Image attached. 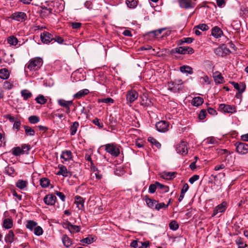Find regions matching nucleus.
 <instances>
[{"instance_id":"nucleus-45","label":"nucleus","mask_w":248,"mask_h":248,"mask_svg":"<svg viewBox=\"0 0 248 248\" xmlns=\"http://www.w3.org/2000/svg\"><path fill=\"white\" fill-rule=\"evenodd\" d=\"M169 227L170 229L176 231L178 229L179 225L176 221L172 220L170 223Z\"/></svg>"},{"instance_id":"nucleus-34","label":"nucleus","mask_w":248,"mask_h":248,"mask_svg":"<svg viewBox=\"0 0 248 248\" xmlns=\"http://www.w3.org/2000/svg\"><path fill=\"white\" fill-rule=\"evenodd\" d=\"M180 70L183 73L192 74L193 73L192 68L189 66H182L180 67Z\"/></svg>"},{"instance_id":"nucleus-9","label":"nucleus","mask_w":248,"mask_h":248,"mask_svg":"<svg viewBox=\"0 0 248 248\" xmlns=\"http://www.w3.org/2000/svg\"><path fill=\"white\" fill-rule=\"evenodd\" d=\"M236 151L240 154L245 155L248 153V145L245 143L239 142L236 144Z\"/></svg>"},{"instance_id":"nucleus-53","label":"nucleus","mask_w":248,"mask_h":248,"mask_svg":"<svg viewBox=\"0 0 248 248\" xmlns=\"http://www.w3.org/2000/svg\"><path fill=\"white\" fill-rule=\"evenodd\" d=\"M93 123L97 126L99 128L103 127V124L100 122V120L98 118H95L93 120Z\"/></svg>"},{"instance_id":"nucleus-23","label":"nucleus","mask_w":248,"mask_h":248,"mask_svg":"<svg viewBox=\"0 0 248 248\" xmlns=\"http://www.w3.org/2000/svg\"><path fill=\"white\" fill-rule=\"evenodd\" d=\"M13 226V221L12 218H6L3 220L2 227L5 229H10Z\"/></svg>"},{"instance_id":"nucleus-63","label":"nucleus","mask_w":248,"mask_h":248,"mask_svg":"<svg viewBox=\"0 0 248 248\" xmlns=\"http://www.w3.org/2000/svg\"><path fill=\"white\" fill-rule=\"evenodd\" d=\"M30 146L29 145H23L22 146L21 150H23V154H27L28 152L30 150Z\"/></svg>"},{"instance_id":"nucleus-36","label":"nucleus","mask_w":248,"mask_h":248,"mask_svg":"<svg viewBox=\"0 0 248 248\" xmlns=\"http://www.w3.org/2000/svg\"><path fill=\"white\" fill-rule=\"evenodd\" d=\"M50 181L46 178H42L40 180V185L42 187L46 188L48 186Z\"/></svg>"},{"instance_id":"nucleus-37","label":"nucleus","mask_w":248,"mask_h":248,"mask_svg":"<svg viewBox=\"0 0 248 248\" xmlns=\"http://www.w3.org/2000/svg\"><path fill=\"white\" fill-rule=\"evenodd\" d=\"M17 39L14 36H10L7 38V42L12 46H16L18 43Z\"/></svg>"},{"instance_id":"nucleus-26","label":"nucleus","mask_w":248,"mask_h":248,"mask_svg":"<svg viewBox=\"0 0 248 248\" xmlns=\"http://www.w3.org/2000/svg\"><path fill=\"white\" fill-rule=\"evenodd\" d=\"M67 228L71 233L78 232L80 231L79 226L72 225L69 222L67 224Z\"/></svg>"},{"instance_id":"nucleus-3","label":"nucleus","mask_w":248,"mask_h":248,"mask_svg":"<svg viewBox=\"0 0 248 248\" xmlns=\"http://www.w3.org/2000/svg\"><path fill=\"white\" fill-rule=\"evenodd\" d=\"M183 82L181 80L171 81L167 84L168 89L173 93H177L183 89Z\"/></svg>"},{"instance_id":"nucleus-28","label":"nucleus","mask_w":248,"mask_h":248,"mask_svg":"<svg viewBox=\"0 0 248 248\" xmlns=\"http://www.w3.org/2000/svg\"><path fill=\"white\" fill-rule=\"evenodd\" d=\"M145 201L148 207L152 208H155V206L157 203V201L149 198L147 196H145Z\"/></svg>"},{"instance_id":"nucleus-48","label":"nucleus","mask_w":248,"mask_h":248,"mask_svg":"<svg viewBox=\"0 0 248 248\" xmlns=\"http://www.w3.org/2000/svg\"><path fill=\"white\" fill-rule=\"evenodd\" d=\"M166 30L165 28H162L158 29L157 30L151 32V33L155 37H159V35H160L163 31H165Z\"/></svg>"},{"instance_id":"nucleus-57","label":"nucleus","mask_w":248,"mask_h":248,"mask_svg":"<svg viewBox=\"0 0 248 248\" xmlns=\"http://www.w3.org/2000/svg\"><path fill=\"white\" fill-rule=\"evenodd\" d=\"M54 42H57L60 44H62L64 41V40L59 36L55 35L54 36Z\"/></svg>"},{"instance_id":"nucleus-12","label":"nucleus","mask_w":248,"mask_h":248,"mask_svg":"<svg viewBox=\"0 0 248 248\" xmlns=\"http://www.w3.org/2000/svg\"><path fill=\"white\" fill-rule=\"evenodd\" d=\"M169 126V123L165 121H159L155 124L156 129L160 132H165L168 131Z\"/></svg>"},{"instance_id":"nucleus-49","label":"nucleus","mask_w":248,"mask_h":248,"mask_svg":"<svg viewBox=\"0 0 248 248\" xmlns=\"http://www.w3.org/2000/svg\"><path fill=\"white\" fill-rule=\"evenodd\" d=\"M168 207V204H165L164 202H157L155 206V209L157 210H159L160 209H162L163 208H167Z\"/></svg>"},{"instance_id":"nucleus-52","label":"nucleus","mask_w":248,"mask_h":248,"mask_svg":"<svg viewBox=\"0 0 248 248\" xmlns=\"http://www.w3.org/2000/svg\"><path fill=\"white\" fill-rule=\"evenodd\" d=\"M206 115V110L205 109H202L199 114L198 118L200 120H203L205 118Z\"/></svg>"},{"instance_id":"nucleus-59","label":"nucleus","mask_w":248,"mask_h":248,"mask_svg":"<svg viewBox=\"0 0 248 248\" xmlns=\"http://www.w3.org/2000/svg\"><path fill=\"white\" fill-rule=\"evenodd\" d=\"M4 85V88L6 89H8V90L11 89L13 88V84L11 83L10 82H9L8 81H5L4 83V85Z\"/></svg>"},{"instance_id":"nucleus-55","label":"nucleus","mask_w":248,"mask_h":248,"mask_svg":"<svg viewBox=\"0 0 248 248\" xmlns=\"http://www.w3.org/2000/svg\"><path fill=\"white\" fill-rule=\"evenodd\" d=\"M81 242L87 244H90L93 242V238L88 237L81 240Z\"/></svg>"},{"instance_id":"nucleus-5","label":"nucleus","mask_w":248,"mask_h":248,"mask_svg":"<svg viewBox=\"0 0 248 248\" xmlns=\"http://www.w3.org/2000/svg\"><path fill=\"white\" fill-rule=\"evenodd\" d=\"M176 151L178 154L186 155L188 153L187 143L182 141L176 145Z\"/></svg>"},{"instance_id":"nucleus-1","label":"nucleus","mask_w":248,"mask_h":248,"mask_svg":"<svg viewBox=\"0 0 248 248\" xmlns=\"http://www.w3.org/2000/svg\"><path fill=\"white\" fill-rule=\"evenodd\" d=\"M43 64V60L40 58H35L30 60L28 63L26 64L25 69L27 72L36 71L40 68Z\"/></svg>"},{"instance_id":"nucleus-22","label":"nucleus","mask_w":248,"mask_h":248,"mask_svg":"<svg viewBox=\"0 0 248 248\" xmlns=\"http://www.w3.org/2000/svg\"><path fill=\"white\" fill-rule=\"evenodd\" d=\"M212 35L215 38H218L223 35V31L219 27L216 26L212 30Z\"/></svg>"},{"instance_id":"nucleus-38","label":"nucleus","mask_w":248,"mask_h":248,"mask_svg":"<svg viewBox=\"0 0 248 248\" xmlns=\"http://www.w3.org/2000/svg\"><path fill=\"white\" fill-rule=\"evenodd\" d=\"M23 127L27 136H33L35 135V131L31 127L26 125H24Z\"/></svg>"},{"instance_id":"nucleus-2","label":"nucleus","mask_w":248,"mask_h":248,"mask_svg":"<svg viewBox=\"0 0 248 248\" xmlns=\"http://www.w3.org/2000/svg\"><path fill=\"white\" fill-rule=\"evenodd\" d=\"M105 151L111 156L117 157L120 153V146L115 143H108L104 145Z\"/></svg>"},{"instance_id":"nucleus-30","label":"nucleus","mask_w":248,"mask_h":248,"mask_svg":"<svg viewBox=\"0 0 248 248\" xmlns=\"http://www.w3.org/2000/svg\"><path fill=\"white\" fill-rule=\"evenodd\" d=\"M41 11V15L44 17H47L49 16L52 14V10L50 8H47L46 7H42Z\"/></svg>"},{"instance_id":"nucleus-19","label":"nucleus","mask_w":248,"mask_h":248,"mask_svg":"<svg viewBox=\"0 0 248 248\" xmlns=\"http://www.w3.org/2000/svg\"><path fill=\"white\" fill-rule=\"evenodd\" d=\"M231 84L233 85L234 89L238 91L239 93H242L245 90L246 85L243 82H240V84H238V83L232 81L231 82Z\"/></svg>"},{"instance_id":"nucleus-40","label":"nucleus","mask_w":248,"mask_h":248,"mask_svg":"<svg viewBox=\"0 0 248 248\" xmlns=\"http://www.w3.org/2000/svg\"><path fill=\"white\" fill-rule=\"evenodd\" d=\"M215 53L218 56L223 57L225 56L224 50H223V47L219 46L214 50Z\"/></svg>"},{"instance_id":"nucleus-32","label":"nucleus","mask_w":248,"mask_h":248,"mask_svg":"<svg viewBox=\"0 0 248 248\" xmlns=\"http://www.w3.org/2000/svg\"><path fill=\"white\" fill-rule=\"evenodd\" d=\"M79 126V123L78 122H75L73 123L70 128V134L71 136H74L76 134L77 129Z\"/></svg>"},{"instance_id":"nucleus-21","label":"nucleus","mask_w":248,"mask_h":248,"mask_svg":"<svg viewBox=\"0 0 248 248\" xmlns=\"http://www.w3.org/2000/svg\"><path fill=\"white\" fill-rule=\"evenodd\" d=\"M175 172L163 171L161 173L160 177L164 179L170 180L175 177Z\"/></svg>"},{"instance_id":"nucleus-42","label":"nucleus","mask_w":248,"mask_h":248,"mask_svg":"<svg viewBox=\"0 0 248 248\" xmlns=\"http://www.w3.org/2000/svg\"><path fill=\"white\" fill-rule=\"evenodd\" d=\"M35 100L36 101L37 103L41 105L45 104L46 101L47 99L45 98V97L43 95H39L36 98Z\"/></svg>"},{"instance_id":"nucleus-20","label":"nucleus","mask_w":248,"mask_h":248,"mask_svg":"<svg viewBox=\"0 0 248 248\" xmlns=\"http://www.w3.org/2000/svg\"><path fill=\"white\" fill-rule=\"evenodd\" d=\"M84 201L82 198L79 196H76L75 197V203L76 204L77 207L79 210H83L84 209Z\"/></svg>"},{"instance_id":"nucleus-43","label":"nucleus","mask_w":248,"mask_h":248,"mask_svg":"<svg viewBox=\"0 0 248 248\" xmlns=\"http://www.w3.org/2000/svg\"><path fill=\"white\" fill-rule=\"evenodd\" d=\"M148 140L158 149H159L161 147V144L154 138L150 137L148 138Z\"/></svg>"},{"instance_id":"nucleus-50","label":"nucleus","mask_w":248,"mask_h":248,"mask_svg":"<svg viewBox=\"0 0 248 248\" xmlns=\"http://www.w3.org/2000/svg\"><path fill=\"white\" fill-rule=\"evenodd\" d=\"M43 231L42 228L38 226H37L34 229V233L37 236H40L43 234Z\"/></svg>"},{"instance_id":"nucleus-60","label":"nucleus","mask_w":248,"mask_h":248,"mask_svg":"<svg viewBox=\"0 0 248 248\" xmlns=\"http://www.w3.org/2000/svg\"><path fill=\"white\" fill-rule=\"evenodd\" d=\"M55 194L61 199L62 202H64L65 201V196L62 192L56 191Z\"/></svg>"},{"instance_id":"nucleus-17","label":"nucleus","mask_w":248,"mask_h":248,"mask_svg":"<svg viewBox=\"0 0 248 248\" xmlns=\"http://www.w3.org/2000/svg\"><path fill=\"white\" fill-rule=\"evenodd\" d=\"M16 239L15 235L12 230L9 231L4 237V240L8 244L12 243Z\"/></svg>"},{"instance_id":"nucleus-29","label":"nucleus","mask_w":248,"mask_h":248,"mask_svg":"<svg viewBox=\"0 0 248 248\" xmlns=\"http://www.w3.org/2000/svg\"><path fill=\"white\" fill-rule=\"evenodd\" d=\"M62 241L63 245L67 248L70 247L72 244L71 239L66 235L62 236Z\"/></svg>"},{"instance_id":"nucleus-8","label":"nucleus","mask_w":248,"mask_h":248,"mask_svg":"<svg viewBox=\"0 0 248 248\" xmlns=\"http://www.w3.org/2000/svg\"><path fill=\"white\" fill-rule=\"evenodd\" d=\"M174 51L176 53L181 54H191L194 52V49L192 47L188 46H180L176 47L174 49Z\"/></svg>"},{"instance_id":"nucleus-47","label":"nucleus","mask_w":248,"mask_h":248,"mask_svg":"<svg viewBox=\"0 0 248 248\" xmlns=\"http://www.w3.org/2000/svg\"><path fill=\"white\" fill-rule=\"evenodd\" d=\"M39 118L37 116H31L29 117V121L31 124H35L39 122Z\"/></svg>"},{"instance_id":"nucleus-31","label":"nucleus","mask_w":248,"mask_h":248,"mask_svg":"<svg viewBox=\"0 0 248 248\" xmlns=\"http://www.w3.org/2000/svg\"><path fill=\"white\" fill-rule=\"evenodd\" d=\"M21 96L25 100H28L32 96V93L29 90L25 89L21 91Z\"/></svg>"},{"instance_id":"nucleus-15","label":"nucleus","mask_w":248,"mask_h":248,"mask_svg":"<svg viewBox=\"0 0 248 248\" xmlns=\"http://www.w3.org/2000/svg\"><path fill=\"white\" fill-rule=\"evenodd\" d=\"M226 202H223L216 207L212 214V216H216L219 213H222L226 209Z\"/></svg>"},{"instance_id":"nucleus-16","label":"nucleus","mask_w":248,"mask_h":248,"mask_svg":"<svg viewBox=\"0 0 248 248\" xmlns=\"http://www.w3.org/2000/svg\"><path fill=\"white\" fill-rule=\"evenodd\" d=\"M56 197L54 195L48 194L46 195L44 198V202L48 205H53L56 202Z\"/></svg>"},{"instance_id":"nucleus-46","label":"nucleus","mask_w":248,"mask_h":248,"mask_svg":"<svg viewBox=\"0 0 248 248\" xmlns=\"http://www.w3.org/2000/svg\"><path fill=\"white\" fill-rule=\"evenodd\" d=\"M98 103H104L106 104H112L114 102L113 99L108 97L106 98L99 99L98 100Z\"/></svg>"},{"instance_id":"nucleus-41","label":"nucleus","mask_w":248,"mask_h":248,"mask_svg":"<svg viewBox=\"0 0 248 248\" xmlns=\"http://www.w3.org/2000/svg\"><path fill=\"white\" fill-rule=\"evenodd\" d=\"M23 150L19 147H14L12 149V154L15 156H19L21 154H23Z\"/></svg>"},{"instance_id":"nucleus-39","label":"nucleus","mask_w":248,"mask_h":248,"mask_svg":"<svg viewBox=\"0 0 248 248\" xmlns=\"http://www.w3.org/2000/svg\"><path fill=\"white\" fill-rule=\"evenodd\" d=\"M27 182L26 181L19 180L16 183V186L20 189H23L27 186Z\"/></svg>"},{"instance_id":"nucleus-4","label":"nucleus","mask_w":248,"mask_h":248,"mask_svg":"<svg viewBox=\"0 0 248 248\" xmlns=\"http://www.w3.org/2000/svg\"><path fill=\"white\" fill-rule=\"evenodd\" d=\"M179 7L186 10L193 9L197 4V0H177Z\"/></svg>"},{"instance_id":"nucleus-18","label":"nucleus","mask_w":248,"mask_h":248,"mask_svg":"<svg viewBox=\"0 0 248 248\" xmlns=\"http://www.w3.org/2000/svg\"><path fill=\"white\" fill-rule=\"evenodd\" d=\"M72 153L69 150L63 151L60 155L61 158L63 159L65 161H69L72 159Z\"/></svg>"},{"instance_id":"nucleus-6","label":"nucleus","mask_w":248,"mask_h":248,"mask_svg":"<svg viewBox=\"0 0 248 248\" xmlns=\"http://www.w3.org/2000/svg\"><path fill=\"white\" fill-rule=\"evenodd\" d=\"M58 105L62 107H63L66 109V113L69 114L70 112V106L73 104L72 100H65L63 99H59L57 100Z\"/></svg>"},{"instance_id":"nucleus-44","label":"nucleus","mask_w":248,"mask_h":248,"mask_svg":"<svg viewBox=\"0 0 248 248\" xmlns=\"http://www.w3.org/2000/svg\"><path fill=\"white\" fill-rule=\"evenodd\" d=\"M156 185H157L158 187L162 190L163 192L166 193L169 190V187L167 186L161 184L158 182H156Z\"/></svg>"},{"instance_id":"nucleus-33","label":"nucleus","mask_w":248,"mask_h":248,"mask_svg":"<svg viewBox=\"0 0 248 248\" xmlns=\"http://www.w3.org/2000/svg\"><path fill=\"white\" fill-rule=\"evenodd\" d=\"M37 226V223L33 220H28L26 224L27 229L31 231H32Z\"/></svg>"},{"instance_id":"nucleus-7","label":"nucleus","mask_w":248,"mask_h":248,"mask_svg":"<svg viewBox=\"0 0 248 248\" xmlns=\"http://www.w3.org/2000/svg\"><path fill=\"white\" fill-rule=\"evenodd\" d=\"M219 109L225 113H233L236 112V108L234 106L221 104L219 106Z\"/></svg>"},{"instance_id":"nucleus-24","label":"nucleus","mask_w":248,"mask_h":248,"mask_svg":"<svg viewBox=\"0 0 248 248\" xmlns=\"http://www.w3.org/2000/svg\"><path fill=\"white\" fill-rule=\"evenodd\" d=\"M89 91L88 89H84L83 90H81L79 91H78V93H75L73 97L74 98L76 99H80L82 97H84L86 95L88 94L89 93Z\"/></svg>"},{"instance_id":"nucleus-58","label":"nucleus","mask_w":248,"mask_h":248,"mask_svg":"<svg viewBox=\"0 0 248 248\" xmlns=\"http://www.w3.org/2000/svg\"><path fill=\"white\" fill-rule=\"evenodd\" d=\"M199 179V176L198 175H194L189 179V182L192 184L195 181H197Z\"/></svg>"},{"instance_id":"nucleus-13","label":"nucleus","mask_w":248,"mask_h":248,"mask_svg":"<svg viewBox=\"0 0 248 248\" xmlns=\"http://www.w3.org/2000/svg\"><path fill=\"white\" fill-rule=\"evenodd\" d=\"M138 93L135 90L128 91L126 94V100L129 103L134 102L138 97Z\"/></svg>"},{"instance_id":"nucleus-64","label":"nucleus","mask_w":248,"mask_h":248,"mask_svg":"<svg viewBox=\"0 0 248 248\" xmlns=\"http://www.w3.org/2000/svg\"><path fill=\"white\" fill-rule=\"evenodd\" d=\"M12 194L14 197L16 198V200L21 201L22 200V196L18 194L15 190L12 191Z\"/></svg>"},{"instance_id":"nucleus-51","label":"nucleus","mask_w":248,"mask_h":248,"mask_svg":"<svg viewBox=\"0 0 248 248\" xmlns=\"http://www.w3.org/2000/svg\"><path fill=\"white\" fill-rule=\"evenodd\" d=\"M157 187V186L156 185V182L154 184L150 185L149 187V192L151 194L154 193L155 192Z\"/></svg>"},{"instance_id":"nucleus-27","label":"nucleus","mask_w":248,"mask_h":248,"mask_svg":"<svg viewBox=\"0 0 248 248\" xmlns=\"http://www.w3.org/2000/svg\"><path fill=\"white\" fill-rule=\"evenodd\" d=\"M10 72L6 68H2L0 70V78L2 79H7L9 78Z\"/></svg>"},{"instance_id":"nucleus-61","label":"nucleus","mask_w":248,"mask_h":248,"mask_svg":"<svg viewBox=\"0 0 248 248\" xmlns=\"http://www.w3.org/2000/svg\"><path fill=\"white\" fill-rule=\"evenodd\" d=\"M219 153L221 155H225L226 158L231 157V155L230 153L226 149H222L220 150Z\"/></svg>"},{"instance_id":"nucleus-25","label":"nucleus","mask_w":248,"mask_h":248,"mask_svg":"<svg viewBox=\"0 0 248 248\" xmlns=\"http://www.w3.org/2000/svg\"><path fill=\"white\" fill-rule=\"evenodd\" d=\"M204 102L203 99L200 96L195 97L191 101V104L195 107L202 105Z\"/></svg>"},{"instance_id":"nucleus-11","label":"nucleus","mask_w":248,"mask_h":248,"mask_svg":"<svg viewBox=\"0 0 248 248\" xmlns=\"http://www.w3.org/2000/svg\"><path fill=\"white\" fill-rule=\"evenodd\" d=\"M27 17L26 13L22 12H15L11 16L12 19L21 22L25 21Z\"/></svg>"},{"instance_id":"nucleus-14","label":"nucleus","mask_w":248,"mask_h":248,"mask_svg":"<svg viewBox=\"0 0 248 248\" xmlns=\"http://www.w3.org/2000/svg\"><path fill=\"white\" fill-rule=\"evenodd\" d=\"M59 171L57 173L58 175H62L64 177H70L72 175L71 173L67 170L66 167L63 165H59Z\"/></svg>"},{"instance_id":"nucleus-35","label":"nucleus","mask_w":248,"mask_h":248,"mask_svg":"<svg viewBox=\"0 0 248 248\" xmlns=\"http://www.w3.org/2000/svg\"><path fill=\"white\" fill-rule=\"evenodd\" d=\"M125 3L129 8H135L138 4V1L136 0H126Z\"/></svg>"},{"instance_id":"nucleus-62","label":"nucleus","mask_w":248,"mask_h":248,"mask_svg":"<svg viewBox=\"0 0 248 248\" xmlns=\"http://www.w3.org/2000/svg\"><path fill=\"white\" fill-rule=\"evenodd\" d=\"M208 79H209V78L207 76H204L203 77H201L200 78V82L202 84H204L208 82Z\"/></svg>"},{"instance_id":"nucleus-10","label":"nucleus","mask_w":248,"mask_h":248,"mask_svg":"<svg viewBox=\"0 0 248 248\" xmlns=\"http://www.w3.org/2000/svg\"><path fill=\"white\" fill-rule=\"evenodd\" d=\"M42 42L44 44H49L54 40V36L47 31H44L40 35Z\"/></svg>"},{"instance_id":"nucleus-56","label":"nucleus","mask_w":248,"mask_h":248,"mask_svg":"<svg viewBox=\"0 0 248 248\" xmlns=\"http://www.w3.org/2000/svg\"><path fill=\"white\" fill-rule=\"evenodd\" d=\"M194 41V39L191 37L183 38L181 40L182 43L190 44Z\"/></svg>"},{"instance_id":"nucleus-54","label":"nucleus","mask_w":248,"mask_h":248,"mask_svg":"<svg viewBox=\"0 0 248 248\" xmlns=\"http://www.w3.org/2000/svg\"><path fill=\"white\" fill-rule=\"evenodd\" d=\"M196 28L202 31H205L209 29L208 26L205 24H201L197 25Z\"/></svg>"}]
</instances>
